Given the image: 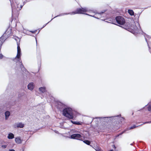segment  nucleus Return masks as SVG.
<instances>
[{
  "label": "nucleus",
  "mask_w": 151,
  "mask_h": 151,
  "mask_svg": "<svg viewBox=\"0 0 151 151\" xmlns=\"http://www.w3.org/2000/svg\"><path fill=\"white\" fill-rule=\"evenodd\" d=\"M88 11L87 8L86 7H81L80 8H77L76 10L71 13L64 14H65L74 15L76 14H87L86 13Z\"/></svg>",
  "instance_id": "nucleus-1"
},
{
  "label": "nucleus",
  "mask_w": 151,
  "mask_h": 151,
  "mask_svg": "<svg viewBox=\"0 0 151 151\" xmlns=\"http://www.w3.org/2000/svg\"><path fill=\"white\" fill-rule=\"evenodd\" d=\"M4 57V56L2 54H0V59H2Z\"/></svg>",
  "instance_id": "nucleus-19"
},
{
  "label": "nucleus",
  "mask_w": 151,
  "mask_h": 151,
  "mask_svg": "<svg viewBox=\"0 0 151 151\" xmlns=\"http://www.w3.org/2000/svg\"><path fill=\"white\" fill-rule=\"evenodd\" d=\"M149 47V51H150V53H151V49H150V47Z\"/></svg>",
  "instance_id": "nucleus-26"
},
{
  "label": "nucleus",
  "mask_w": 151,
  "mask_h": 151,
  "mask_svg": "<svg viewBox=\"0 0 151 151\" xmlns=\"http://www.w3.org/2000/svg\"><path fill=\"white\" fill-rule=\"evenodd\" d=\"M17 52H21V49L19 46V44L17 43Z\"/></svg>",
  "instance_id": "nucleus-14"
},
{
  "label": "nucleus",
  "mask_w": 151,
  "mask_h": 151,
  "mask_svg": "<svg viewBox=\"0 0 151 151\" xmlns=\"http://www.w3.org/2000/svg\"><path fill=\"white\" fill-rule=\"evenodd\" d=\"M148 110L149 111H151V105L149 106L148 108Z\"/></svg>",
  "instance_id": "nucleus-20"
},
{
  "label": "nucleus",
  "mask_w": 151,
  "mask_h": 151,
  "mask_svg": "<svg viewBox=\"0 0 151 151\" xmlns=\"http://www.w3.org/2000/svg\"><path fill=\"white\" fill-rule=\"evenodd\" d=\"M1 147L3 148H5L6 147L7 145H2Z\"/></svg>",
  "instance_id": "nucleus-18"
},
{
  "label": "nucleus",
  "mask_w": 151,
  "mask_h": 151,
  "mask_svg": "<svg viewBox=\"0 0 151 151\" xmlns=\"http://www.w3.org/2000/svg\"><path fill=\"white\" fill-rule=\"evenodd\" d=\"M147 123V122H145V123L144 124H145V123Z\"/></svg>",
  "instance_id": "nucleus-29"
},
{
  "label": "nucleus",
  "mask_w": 151,
  "mask_h": 151,
  "mask_svg": "<svg viewBox=\"0 0 151 151\" xmlns=\"http://www.w3.org/2000/svg\"><path fill=\"white\" fill-rule=\"evenodd\" d=\"M17 127L22 128L24 127V124L22 123H20L17 124Z\"/></svg>",
  "instance_id": "nucleus-10"
},
{
  "label": "nucleus",
  "mask_w": 151,
  "mask_h": 151,
  "mask_svg": "<svg viewBox=\"0 0 151 151\" xmlns=\"http://www.w3.org/2000/svg\"><path fill=\"white\" fill-rule=\"evenodd\" d=\"M2 44V43L1 41H0V50H1V46Z\"/></svg>",
  "instance_id": "nucleus-21"
},
{
  "label": "nucleus",
  "mask_w": 151,
  "mask_h": 151,
  "mask_svg": "<svg viewBox=\"0 0 151 151\" xmlns=\"http://www.w3.org/2000/svg\"><path fill=\"white\" fill-rule=\"evenodd\" d=\"M125 132V130H124V131H123L122 133H121L119 134H118L116 135L115 136V139H116L117 137H118L120 135H122V134H123Z\"/></svg>",
  "instance_id": "nucleus-16"
},
{
  "label": "nucleus",
  "mask_w": 151,
  "mask_h": 151,
  "mask_svg": "<svg viewBox=\"0 0 151 151\" xmlns=\"http://www.w3.org/2000/svg\"><path fill=\"white\" fill-rule=\"evenodd\" d=\"M39 90L42 93H44L46 91V89L45 87H42L40 88Z\"/></svg>",
  "instance_id": "nucleus-11"
},
{
  "label": "nucleus",
  "mask_w": 151,
  "mask_h": 151,
  "mask_svg": "<svg viewBox=\"0 0 151 151\" xmlns=\"http://www.w3.org/2000/svg\"><path fill=\"white\" fill-rule=\"evenodd\" d=\"M37 31V30H35V31H31V32L33 33H35Z\"/></svg>",
  "instance_id": "nucleus-24"
},
{
  "label": "nucleus",
  "mask_w": 151,
  "mask_h": 151,
  "mask_svg": "<svg viewBox=\"0 0 151 151\" xmlns=\"http://www.w3.org/2000/svg\"><path fill=\"white\" fill-rule=\"evenodd\" d=\"M14 136L13 134L12 133H10L8 134V138L9 139H12L14 138Z\"/></svg>",
  "instance_id": "nucleus-8"
},
{
  "label": "nucleus",
  "mask_w": 151,
  "mask_h": 151,
  "mask_svg": "<svg viewBox=\"0 0 151 151\" xmlns=\"http://www.w3.org/2000/svg\"><path fill=\"white\" fill-rule=\"evenodd\" d=\"M113 147L114 148V149H116V146H115V145H113Z\"/></svg>",
  "instance_id": "nucleus-27"
},
{
  "label": "nucleus",
  "mask_w": 151,
  "mask_h": 151,
  "mask_svg": "<svg viewBox=\"0 0 151 151\" xmlns=\"http://www.w3.org/2000/svg\"><path fill=\"white\" fill-rule=\"evenodd\" d=\"M83 142L86 144L89 145L90 144V141L88 140H85L83 141Z\"/></svg>",
  "instance_id": "nucleus-15"
},
{
  "label": "nucleus",
  "mask_w": 151,
  "mask_h": 151,
  "mask_svg": "<svg viewBox=\"0 0 151 151\" xmlns=\"http://www.w3.org/2000/svg\"><path fill=\"white\" fill-rule=\"evenodd\" d=\"M128 13L131 16H132L134 15V12L131 9H129L128 10Z\"/></svg>",
  "instance_id": "nucleus-13"
},
{
  "label": "nucleus",
  "mask_w": 151,
  "mask_h": 151,
  "mask_svg": "<svg viewBox=\"0 0 151 151\" xmlns=\"http://www.w3.org/2000/svg\"><path fill=\"white\" fill-rule=\"evenodd\" d=\"M5 115L6 119H7L8 117L10 115V113L9 111H6L5 112Z\"/></svg>",
  "instance_id": "nucleus-12"
},
{
  "label": "nucleus",
  "mask_w": 151,
  "mask_h": 151,
  "mask_svg": "<svg viewBox=\"0 0 151 151\" xmlns=\"http://www.w3.org/2000/svg\"><path fill=\"white\" fill-rule=\"evenodd\" d=\"M100 149H96V151H100Z\"/></svg>",
  "instance_id": "nucleus-25"
},
{
  "label": "nucleus",
  "mask_w": 151,
  "mask_h": 151,
  "mask_svg": "<svg viewBox=\"0 0 151 151\" xmlns=\"http://www.w3.org/2000/svg\"><path fill=\"white\" fill-rule=\"evenodd\" d=\"M15 141L18 144L21 143L22 142L21 139L19 137L16 138L15 139Z\"/></svg>",
  "instance_id": "nucleus-9"
},
{
  "label": "nucleus",
  "mask_w": 151,
  "mask_h": 151,
  "mask_svg": "<svg viewBox=\"0 0 151 151\" xmlns=\"http://www.w3.org/2000/svg\"><path fill=\"white\" fill-rule=\"evenodd\" d=\"M63 115L70 119H73L74 116L72 109L67 108L64 109L63 111Z\"/></svg>",
  "instance_id": "nucleus-2"
},
{
  "label": "nucleus",
  "mask_w": 151,
  "mask_h": 151,
  "mask_svg": "<svg viewBox=\"0 0 151 151\" xmlns=\"http://www.w3.org/2000/svg\"><path fill=\"white\" fill-rule=\"evenodd\" d=\"M138 126H136L135 125H134L132 126L130 128V129H132L136 127H137Z\"/></svg>",
  "instance_id": "nucleus-17"
},
{
  "label": "nucleus",
  "mask_w": 151,
  "mask_h": 151,
  "mask_svg": "<svg viewBox=\"0 0 151 151\" xmlns=\"http://www.w3.org/2000/svg\"><path fill=\"white\" fill-rule=\"evenodd\" d=\"M9 151H15V150L13 149L10 150Z\"/></svg>",
  "instance_id": "nucleus-28"
},
{
  "label": "nucleus",
  "mask_w": 151,
  "mask_h": 151,
  "mask_svg": "<svg viewBox=\"0 0 151 151\" xmlns=\"http://www.w3.org/2000/svg\"><path fill=\"white\" fill-rule=\"evenodd\" d=\"M11 3V6L12 9H17L19 8L18 3L16 0H9Z\"/></svg>",
  "instance_id": "nucleus-4"
},
{
  "label": "nucleus",
  "mask_w": 151,
  "mask_h": 151,
  "mask_svg": "<svg viewBox=\"0 0 151 151\" xmlns=\"http://www.w3.org/2000/svg\"><path fill=\"white\" fill-rule=\"evenodd\" d=\"M71 122L73 124H76V122L73 121L72 120H71Z\"/></svg>",
  "instance_id": "nucleus-22"
},
{
  "label": "nucleus",
  "mask_w": 151,
  "mask_h": 151,
  "mask_svg": "<svg viewBox=\"0 0 151 151\" xmlns=\"http://www.w3.org/2000/svg\"><path fill=\"white\" fill-rule=\"evenodd\" d=\"M76 125H80L81 123L79 122H76Z\"/></svg>",
  "instance_id": "nucleus-23"
},
{
  "label": "nucleus",
  "mask_w": 151,
  "mask_h": 151,
  "mask_svg": "<svg viewBox=\"0 0 151 151\" xmlns=\"http://www.w3.org/2000/svg\"><path fill=\"white\" fill-rule=\"evenodd\" d=\"M27 87L28 89L31 90H32L34 88L33 83H29Z\"/></svg>",
  "instance_id": "nucleus-7"
},
{
  "label": "nucleus",
  "mask_w": 151,
  "mask_h": 151,
  "mask_svg": "<svg viewBox=\"0 0 151 151\" xmlns=\"http://www.w3.org/2000/svg\"><path fill=\"white\" fill-rule=\"evenodd\" d=\"M21 52H17V55L16 56V58H17L19 60L18 61L20 62V67L21 68L24 67V65H23L22 63V61L21 60Z\"/></svg>",
  "instance_id": "nucleus-6"
},
{
  "label": "nucleus",
  "mask_w": 151,
  "mask_h": 151,
  "mask_svg": "<svg viewBox=\"0 0 151 151\" xmlns=\"http://www.w3.org/2000/svg\"><path fill=\"white\" fill-rule=\"evenodd\" d=\"M115 19L117 23L119 24L123 25L125 23L124 18L121 16H117L116 17Z\"/></svg>",
  "instance_id": "nucleus-3"
},
{
  "label": "nucleus",
  "mask_w": 151,
  "mask_h": 151,
  "mask_svg": "<svg viewBox=\"0 0 151 151\" xmlns=\"http://www.w3.org/2000/svg\"><path fill=\"white\" fill-rule=\"evenodd\" d=\"M70 137L72 139L82 140L83 138L79 134H74L70 136Z\"/></svg>",
  "instance_id": "nucleus-5"
}]
</instances>
